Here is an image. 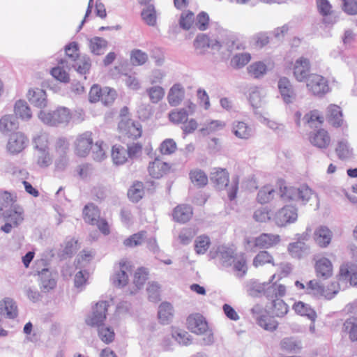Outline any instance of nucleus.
I'll return each mask as SVG.
<instances>
[{"instance_id": "nucleus-1", "label": "nucleus", "mask_w": 357, "mask_h": 357, "mask_svg": "<svg viewBox=\"0 0 357 357\" xmlns=\"http://www.w3.org/2000/svg\"><path fill=\"white\" fill-rule=\"evenodd\" d=\"M211 181L219 190L227 188L228 197L233 200L236 197L238 189L239 177L237 175L232 176L231 181L229 185V173L225 169L213 168L211 172Z\"/></svg>"}, {"instance_id": "nucleus-2", "label": "nucleus", "mask_w": 357, "mask_h": 357, "mask_svg": "<svg viewBox=\"0 0 357 357\" xmlns=\"http://www.w3.org/2000/svg\"><path fill=\"white\" fill-rule=\"evenodd\" d=\"M312 195V190L305 185L295 186H280V196L284 202H298L305 204Z\"/></svg>"}, {"instance_id": "nucleus-3", "label": "nucleus", "mask_w": 357, "mask_h": 357, "mask_svg": "<svg viewBox=\"0 0 357 357\" xmlns=\"http://www.w3.org/2000/svg\"><path fill=\"white\" fill-rule=\"evenodd\" d=\"M38 116L43 123L50 126L67 125L71 119L70 112L65 107H58L53 112L41 110Z\"/></svg>"}, {"instance_id": "nucleus-4", "label": "nucleus", "mask_w": 357, "mask_h": 357, "mask_svg": "<svg viewBox=\"0 0 357 357\" xmlns=\"http://www.w3.org/2000/svg\"><path fill=\"white\" fill-rule=\"evenodd\" d=\"M298 219V209L292 204H286L272 213V222L278 227H287Z\"/></svg>"}, {"instance_id": "nucleus-5", "label": "nucleus", "mask_w": 357, "mask_h": 357, "mask_svg": "<svg viewBox=\"0 0 357 357\" xmlns=\"http://www.w3.org/2000/svg\"><path fill=\"white\" fill-rule=\"evenodd\" d=\"M84 219L86 222L96 225L99 230L105 235L109 234V227L106 220L100 218V212L93 204L85 206L83 210Z\"/></svg>"}, {"instance_id": "nucleus-6", "label": "nucleus", "mask_w": 357, "mask_h": 357, "mask_svg": "<svg viewBox=\"0 0 357 357\" xmlns=\"http://www.w3.org/2000/svg\"><path fill=\"white\" fill-rule=\"evenodd\" d=\"M280 236L278 234L264 233L257 237L245 238V249L253 251L255 248H269L278 244Z\"/></svg>"}, {"instance_id": "nucleus-7", "label": "nucleus", "mask_w": 357, "mask_h": 357, "mask_svg": "<svg viewBox=\"0 0 357 357\" xmlns=\"http://www.w3.org/2000/svg\"><path fill=\"white\" fill-rule=\"evenodd\" d=\"M110 302L100 301L93 307L91 313L86 319V323L91 326L100 327L106 319Z\"/></svg>"}, {"instance_id": "nucleus-8", "label": "nucleus", "mask_w": 357, "mask_h": 357, "mask_svg": "<svg viewBox=\"0 0 357 357\" xmlns=\"http://www.w3.org/2000/svg\"><path fill=\"white\" fill-rule=\"evenodd\" d=\"M119 130L121 137L132 139L141 137L142 133V128L140 123L132 119H121L119 123Z\"/></svg>"}, {"instance_id": "nucleus-9", "label": "nucleus", "mask_w": 357, "mask_h": 357, "mask_svg": "<svg viewBox=\"0 0 357 357\" xmlns=\"http://www.w3.org/2000/svg\"><path fill=\"white\" fill-rule=\"evenodd\" d=\"M131 273V264L127 260L122 259L114 268L112 281L114 286L122 287L128 282L129 274Z\"/></svg>"}, {"instance_id": "nucleus-10", "label": "nucleus", "mask_w": 357, "mask_h": 357, "mask_svg": "<svg viewBox=\"0 0 357 357\" xmlns=\"http://www.w3.org/2000/svg\"><path fill=\"white\" fill-rule=\"evenodd\" d=\"M231 133L238 139L248 140L251 139L255 132L253 126L243 120H235L231 125Z\"/></svg>"}, {"instance_id": "nucleus-11", "label": "nucleus", "mask_w": 357, "mask_h": 357, "mask_svg": "<svg viewBox=\"0 0 357 357\" xmlns=\"http://www.w3.org/2000/svg\"><path fill=\"white\" fill-rule=\"evenodd\" d=\"M307 88L314 96H322L329 91L327 80L317 74H312L308 77Z\"/></svg>"}, {"instance_id": "nucleus-12", "label": "nucleus", "mask_w": 357, "mask_h": 357, "mask_svg": "<svg viewBox=\"0 0 357 357\" xmlns=\"http://www.w3.org/2000/svg\"><path fill=\"white\" fill-rule=\"evenodd\" d=\"M93 144L92 133L86 131L77 135L75 142V153L79 157H86L90 152Z\"/></svg>"}, {"instance_id": "nucleus-13", "label": "nucleus", "mask_w": 357, "mask_h": 357, "mask_svg": "<svg viewBox=\"0 0 357 357\" xmlns=\"http://www.w3.org/2000/svg\"><path fill=\"white\" fill-rule=\"evenodd\" d=\"M38 284L42 291L47 293L56 286L57 275L49 268H43L38 272Z\"/></svg>"}, {"instance_id": "nucleus-14", "label": "nucleus", "mask_w": 357, "mask_h": 357, "mask_svg": "<svg viewBox=\"0 0 357 357\" xmlns=\"http://www.w3.org/2000/svg\"><path fill=\"white\" fill-rule=\"evenodd\" d=\"M278 88L283 102L287 104L293 103L296 98V93L291 81L285 77H280L278 82Z\"/></svg>"}, {"instance_id": "nucleus-15", "label": "nucleus", "mask_w": 357, "mask_h": 357, "mask_svg": "<svg viewBox=\"0 0 357 357\" xmlns=\"http://www.w3.org/2000/svg\"><path fill=\"white\" fill-rule=\"evenodd\" d=\"M194 47L198 54H204L206 50L211 47L213 50L220 51L223 49V45L216 40H210L208 37L204 33L198 34L194 41Z\"/></svg>"}, {"instance_id": "nucleus-16", "label": "nucleus", "mask_w": 357, "mask_h": 357, "mask_svg": "<svg viewBox=\"0 0 357 357\" xmlns=\"http://www.w3.org/2000/svg\"><path fill=\"white\" fill-rule=\"evenodd\" d=\"M310 62L308 59L301 56L296 59L293 66V74L295 79L300 82H304L310 76Z\"/></svg>"}, {"instance_id": "nucleus-17", "label": "nucleus", "mask_w": 357, "mask_h": 357, "mask_svg": "<svg viewBox=\"0 0 357 357\" xmlns=\"http://www.w3.org/2000/svg\"><path fill=\"white\" fill-rule=\"evenodd\" d=\"M337 292V289L333 290L332 293L328 292L317 280H312L306 285V293L317 298L324 297L331 299Z\"/></svg>"}, {"instance_id": "nucleus-18", "label": "nucleus", "mask_w": 357, "mask_h": 357, "mask_svg": "<svg viewBox=\"0 0 357 357\" xmlns=\"http://www.w3.org/2000/svg\"><path fill=\"white\" fill-rule=\"evenodd\" d=\"M210 257L216 259L223 266H229L234 261V250L225 246H219L215 251L211 250Z\"/></svg>"}, {"instance_id": "nucleus-19", "label": "nucleus", "mask_w": 357, "mask_h": 357, "mask_svg": "<svg viewBox=\"0 0 357 357\" xmlns=\"http://www.w3.org/2000/svg\"><path fill=\"white\" fill-rule=\"evenodd\" d=\"M187 327L193 333L202 335L208 329V324L199 314H190L187 319Z\"/></svg>"}, {"instance_id": "nucleus-20", "label": "nucleus", "mask_w": 357, "mask_h": 357, "mask_svg": "<svg viewBox=\"0 0 357 357\" xmlns=\"http://www.w3.org/2000/svg\"><path fill=\"white\" fill-rule=\"evenodd\" d=\"M28 139L22 132L12 134L7 144V149L11 154H17L23 151L27 146Z\"/></svg>"}, {"instance_id": "nucleus-21", "label": "nucleus", "mask_w": 357, "mask_h": 357, "mask_svg": "<svg viewBox=\"0 0 357 357\" xmlns=\"http://www.w3.org/2000/svg\"><path fill=\"white\" fill-rule=\"evenodd\" d=\"M170 167L169 163L155 158L153 161L149 162L148 171L151 177L160 178L169 172Z\"/></svg>"}, {"instance_id": "nucleus-22", "label": "nucleus", "mask_w": 357, "mask_h": 357, "mask_svg": "<svg viewBox=\"0 0 357 357\" xmlns=\"http://www.w3.org/2000/svg\"><path fill=\"white\" fill-rule=\"evenodd\" d=\"M273 68L270 61H259L252 63L247 68L248 74L256 79L263 77Z\"/></svg>"}, {"instance_id": "nucleus-23", "label": "nucleus", "mask_w": 357, "mask_h": 357, "mask_svg": "<svg viewBox=\"0 0 357 357\" xmlns=\"http://www.w3.org/2000/svg\"><path fill=\"white\" fill-rule=\"evenodd\" d=\"M5 221H9L14 227H18L24 220V208L17 204L13 205L4 212Z\"/></svg>"}, {"instance_id": "nucleus-24", "label": "nucleus", "mask_w": 357, "mask_h": 357, "mask_svg": "<svg viewBox=\"0 0 357 357\" xmlns=\"http://www.w3.org/2000/svg\"><path fill=\"white\" fill-rule=\"evenodd\" d=\"M27 99L33 106L38 108H45L47 105V95L44 90L38 88L29 90Z\"/></svg>"}, {"instance_id": "nucleus-25", "label": "nucleus", "mask_w": 357, "mask_h": 357, "mask_svg": "<svg viewBox=\"0 0 357 357\" xmlns=\"http://www.w3.org/2000/svg\"><path fill=\"white\" fill-rule=\"evenodd\" d=\"M314 268L317 276L324 279H328L333 275V264L326 257H321L316 260Z\"/></svg>"}, {"instance_id": "nucleus-26", "label": "nucleus", "mask_w": 357, "mask_h": 357, "mask_svg": "<svg viewBox=\"0 0 357 357\" xmlns=\"http://www.w3.org/2000/svg\"><path fill=\"white\" fill-rule=\"evenodd\" d=\"M185 97V89L178 83L174 84L169 89L167 94L168 103L172 106L176 107L179 105L183 100Z\"/></svg>"}, {"instance_id": "nucleus-27", "label": "nucleus", "mask_w": 357, "mask_h": 357, "mask_svg": "<svg viewBox=\"0 0 357 357\" xmlns=\"http://www.w3.org/2000/svg\"><path fill=\"white\" fill-rule=\"evenodd\" d=\"M333 232L326 226H319L314 233V238L321 248H326L331 242Z\"/></svg>"}, {"instance_id": "nucleus-28", "label": "nucleus", "mask_w": 357, "mask_h": 357, "mask_svg": "<svg viewBox=\"0 0 357 357\" xmlns=\"http://www.w3.org/2000/svg\"><path fill=\"white\" fill-rule=\"evenodd\" d=\"M275 275H273L271 280L268 282H266L265 291L264 295L268 299H276L278 296H283L286 293L285 286L278 284L272 283L271 281L275 278Z\"/></svg>"}, {"instance_id": "nucleus-29", "label": "nucleus", "mask_w": 357, "mask_h": 357, "mask_svg": "<svg viewBox=\"0 0 357 357\" xmlns=\"http://www.w3.org/2000/svg\"><path fill=\"white\" fill-rule=\"evenodd\" d=\"M169 335L180 346L188 347L192 342V336L188 332L177 327H171Z\"/></svg>"}, {"instance_id": "nucleus-30", "label": "nucleus", "mask_w": 357, "mask_h": 357, "mask_svg": "<svg viewBox=\"0 0 357 357\" xmlns=\"http://www.w3.org/2000/svg\"><path fill=\"white\" fill-rule=\"evenodd\" d=\"M310 141L319 149H326L331 143V137L326 130L320 129L310 135Z\"/></svg>"}, {"instance_id": "nucleus-31", "label": "nucleus", "mask_w": 357, "mask_h": 357, "mask_svg": "<svg viewBox=\"0 0 357 357\" xmlns=\"http://www.w3.org/2000/svg\"><path fill=\"white\" fill-rule=\"evenodd\" d=\"M0 314L6 318H15L17 315V306L16 303L10 298H6L1 301Z\"/></svg>"}, {"instance_id": "nucleus-32", "label": "nucleus", "mask_w": 357, "mask_h": 357, "mask_svg": "<svg viewBox=\"0 0 357 357\" xmlns=\"http://www.w3.org/2000/svg\"><path fill=\"white\" fill-rule=\"evenodd\" d=\"M173 306L167 302L162 303L158 307V317L160 322L163 324H169L174 317Z\"/></svg>"}, {"instance_id": "nucleus-33", "label": "nucleus", "mask_w": 357, "mask_h": 357, "mask_svg": "<svg viewBox=\"0 0 357 357\" xmlns=\"http://www.w3.org/2000/svg\"><path fill=\"white\" fill-rule=\"evenodd\" d=\"M192 209L190 206L181 204L177 206L173 211L174 220L178 222H186L192 217Z\"/></svg>"}, {"instance_id": "nucleus-34", "label": "nucleus", "mask_w": 357, "mask_h": 357, "mask_svg": "<svg viewBox=\"0 0 357 357\" xmlns=\"http://www.w3.org/2000/svg\"><path fill=\"white\" fill-rule=\"evenodd\" d=\"M248 93V99L251 105L255 108L261 107L265 97L263 90L258 86H253L249 89Z\"/></svg>"}, {"instance_id": "nucleus-35", "label": "nucleus", "mask_w": 357, "mask_h": 357, "mask_svg": "<svg viewBox=\"0 0 357 357\" xmlns=\"http://www.w3.org/2000/svg\"><path fill=\"white\" fill-rule=\"evenodd\" d=\"M293 308L298 314L307 317L311 321H315L317 313L310 305L298 301L294 303Z\"/></svg>"}, {"instance_id": "nucleus-36", "label": "nucleus", "mask_w": 357, "mask_h": 357, "mask_svg": "<svg viewBox=\"0 0 357 357\" xmlns=\"http://www.w3.org/2000/svg\"><path fill=\"white\" fill-rule=\"evenodd\" d=\"M327 112L330 123L335 127H340L343 121L340 107L336 105H331Z\"/></svg>"}, {"instance_id": "nucleus-37", "label": "nucleus", "mask_w": 357, "mask_h": 357, "mask_svg": "<svg viewBox=\"0 0 357 357\" xmlns=\"http://www.w3.org/2000/svg\"><path fill=\"white\" fill-rule=\"evenodd\" d=\"M266 282H258L255 280H250L246 282L245 288L248 295L252 297H259L264 295Z\"/></svg>"}, {"instance_id": "nucleus-38", "label": "nucleus", "mask_w": 357, "mask_h": 357, "mask_svg": "<svg viewBox=\"0 0 357 357\" xmlns=\"http://www.w3.org/2000/svg\"><path fill=\"white\" fill-rule=\"evenodd\" d=\"M112 158L114 164L123 165L128 158L127 150L121 145H114L112 149Z\"/></svg>"}, {"instance_id": "nucleus-39", "label": "nucleus", "mask_w": 357, "mask_h": 357, "mask_svg": "<svg viewBox=\"0 0 357 357\" xmlns=\"http://www.w3.org/2000/svg\"><path fill=\"white\" fill-rule=\"evenodd\" d=\"M335 153L339 159L346 160L351 157L353 149L350 147L347 140L340 139L337 142Z\"/></svg>"}, {"instance_id": "nucleus-40", "label": "nucleus", "mask_w": 357, "mask_h": 357, "mask_svg": "<svg viewBox=\"0 0 357 357\" xmlns=\"http://www.w3.org/2000/svg\"><path fill=\"white\" fill-rule=\"evenodd\" d=\"M67 63L68 61L61 60L59 65L53 68L51 70V74L55 79L65 83L68 82L70 79L67 71L64 69L65 67L69 68Z\"/></svg>"}, {"instance_id": "nucleus-41", "label": "nucleus", "mask_w": 357, "mask_h": 357, "mask_svg": "<svg viewBox=\"0 0 357 357\" xmlns=\"http://www.w3.org/2000/svg\"><path fill=\"white\" fill-rule=\"evenodd\" d=\"M146 93H147L150 101L156 104L161 101L165 94V89L159 85H153L146 89Z\"/></svg>"}, {"instance_id": "nucleus-42", "label": "nucleus", "mask_w": 357, "mask_h": 357, "mask_svg": "<svg viewBox=\"0 0 357 357\" xmlns=\"http://www.w3.org/2000/svg\"><path fill=\"white\" fill-rule=\"evenodd\" d=\"M287 250L292 257L299 259L307 252L308 247L304 242L296 241L289 243Z\"/></svg>"}, {"instance_id": "nucleus-43", "label": "nucleus", "mask_w": 357, "mask_h": 357, "mask_svg": "<svg viewBox=\"0 0 357 357\" xmlns=\"http://www.w3.org/2000/svg\"><path fill=\"white\" fill-rule=\"evenodd\" d=\"M189 113L185 108L173 109L169 113V120L174 124L184 123L188 119Z\"/></svg>"}, {"instance_id": "nucleus-44", "label": "nucleus", "mask_w": 357, "mask_h": 357, "mask_svg": "<svg viewBox=\"0 0 357 357\" xmlns=\"http://www.w3.org/2000/svg\"><path fill=\"white\" fill-rule=\"evenodd\" d=\"M142 20L149 26H154L157 22L156 10L151 4L143 8L141 13Z\"/></svg>"}, {"instance_id": "nucleus-45", "label": "nucleus", "mask_w": 357, "mask_h": 357, "mask_svg": "<svg viewBox=\"0 0 357 357\" xmlns=\"http://www.w3.org/2000/svg\"><path fill=\"white\" fill-rule=\"evenodd\" d=\"M89 48L94 54L100 55L104 53L107 42L102 38L94 37L89 40Z\"/></svg>"}, {"instance_id": "nucleus-46", "label": "nucleus", "mask_w": 357, "mask_h": 357, "mask_svg": "<svg viewBox=\"0 0 357 357\" xmlns=\"http://www.w3.org/2000/svg\"><path fill=\"white\" fill-rule=\"evenodd\" d=\"M15 114L22 120L27 121L31 118V112L27 103L24 100H18L15 105Z\"/></svg>"}, {"instance_id": "nucleus-47", "label": "nucleus", "mask_w": 357, "mask_h": 357, "mask_svg": "<svg viewBox=\"0 0 357 357\" xmlns=\"http://www.w3.org/2000/svg\"><path fill=\"white\" fill-rule=\"evenodd\" d=\"M17 128V123L15 116L6 115L0 119V130L8 132Z\"/></svg>"}, {"instance_id": "nucleus-48", "label": "nucleus", "mask_w": 357, "mask_h": 357, "mask_svg": "<svg viewBox=\"0 0 357 357\" xmlns=\"http://www.w3.org/2000/svg\"><path fill=\"white\" fill-rule=\"evenodd\" d=\"M190 178L193 184L199 187L204 186L208 183V177L201 169H195L190 172Z\"/></svg>"}, {"instance_id": "nucleus-49", "label": "nucleus", "mask_w": 357, "mask_h": 357, "mask_svg": "<svg viewBox=\"0 0 357 357\" xmlns=\"http://www.w3.org/2000/svg\"><path fill=\"white\" fill-rule=\"evenodd\" d=\"M275 190L271 185L261 188L257 194V201L261 204H266L271 201L275 196Z\"/></svg>"}, {"instance_id": "nucleus-50", "label": "nucleus", "mask_w": 357, "mask_h": 357, "mask_svg": "<svg viewBox=\"0 0 357 357\" xmlns=\"http://www.w3.org/2000/svg\"><path fill=\"white\" fill-rule=\"evenodd\" d=\"M281 349L289 352H297L301 349V342L293 337H285L280 342Z\"/></svg>"}, {"instance_id": "nucleus-51", "label": "nucleus", "mask_w": 357, "mask_h": 357, "mask_svg": "<svg viewBox=\"0 0 357 357\" xmlns=\"http://www.w3.org/2000/svg\"><path fill=\"white\" fill-rule=\"evenodd\" d=\"M123 82L130 90L138 91L142 88V84L136 73H125Z\"/></svg>"}, {"instance_id": "nucleus-52", "label": "nucleus", "mask_w": 357, "mask_h": 357, "mask_svg": "<svg viewBox=\"0 0 357 357\" xmlns=\"http://www.w3.org/2000/svg\"><path fill=\"white\" fill-rule=\"evenodd\" d=\"M144 187L141 182L134 183L128 190V197L133 202H139L144 196Z\"/></svg>"}, {"instance_id": "nucleus-53", "label": "nucleus", "mask_w": 357, "mask_h": 357, "mask_svg": "<svg viewBox=\"0 0 357 357\" xmlns=\"http://www.w3.org/2000/svg\"><path fill=\"white\" fill-rule=\"evenodd\" d=\"M211 240L208 236L201 235L195 241V250L199 255L204 254L209 248Z\"/></svg>"}, {"instance_id": "nucleus-54", "label": "nucleus", "mask_w": 357, "mask_h": 357, "mask_svg": "<svg viewBox=\"0 0 357 357\" xmlns=\"http://www.w3.org/2000/svg\"><path fill=\"white\" fill-rule=\"evenodd\" d=\"M75 63L72 66L81 75L86 74L91 68V60L89 57L81 56L73 61Z\"/></svg>"}, {"instance_id": "nucleus-55", "label": "nucleus", "mask_w": 357, "mask_h": 357, "mask_svg": "<svg viewBox=\"0 0 357 357\" xmlns=\"http://www.w3.org/2000/svg\"><path fill=\"white\" fill-rule=\"evenodd\" d=\"M304 120L310 127H317L324 122V116L317 110H313L306 114Z\"/></svg>"}, {"instance_id": "nucleus-56", "label": "nucleus", "mask_w": 357, "mask_h": 357, "mask_svg": "<svg viewBox=\"0 0 357 357\" xmlns=\"http://www.w3.org/2000/svg\"><path fill=\"white\" fill-rule=\"evenodd\" d=\"M251 60V55L248 52L236 54L231 60V65L235 68H241L247 65Z\"/></svg>"}, {"instance_id": "nucleus-57", "label": "nucleus", "mask_w": 357, "mask_h": 357, "mask_svg": "<svg viewBox=\"0 0 357 357\" xmlns=\"http://www.w3.org/2000/svg\"><path fill=\"white\" fill-rule=\"evenodd\" d=\"M257 324L264 329L269 331H273L278 327V322L267 314L257 317Z\"/></svg>"}, {"instance_id": "nucleus-58", "label": "nucleus", "mask_w": 357, "mask_h": 357, "mask_svg": "<svg viewBox=\"0 0 357 357\" xmlns=\"http://www.w3.org/2000/svg\"><path fill=\"white\" fill-rule=\"evenodd\" d=\"M195 22V15L190 10H185L181 14L178 24L184 30H189Z\"/></svg>"}, {"instance_id": "nucleus-59", "label": "nucleus", "mask_w": 357, "mask_h": 357, "mask_svg": "<svg viewBox=\"0 0 357 357\" xmlns=\"http://www.w3.org/2000/svg\"><path fill=\"white\" fill-rule=\"evenodd\" d=\"M146 237V231H141L136 233L123 241V244L127 247H135L141 245Z\"/></svg>"}, {"instance_id": "nucleus-60", "label": "nucleus", "mask_w": 357, "mask_h": 357, "mask_svg": "<svg viewBox=\"0 0 357 357\" xmlns=\"http://www.w3.org/2000/svg\"><path fill=\"white\" fill-rule=\"evenodd\" d=\"M34 148L39 151L49 150V136L45 132H41L33 138Z\"/></svg>"}, {"instance_id": "nucleus-61", "label": "nucleus", "mask_w": 357, "mask_h": 357, "mask_svg": "<svg viewBox=\"0 0 357 357\" xmlns=\"http://www.w3.org/2000/svg\"><path fill=\"white\" fill-rule=\"evenodd\" d=\"M36 157V163L41 168H46L52 162L49 150L37 151Z\"/></svg>"}, {"instance_id": "nucleus-62", "label": "nucleus", "mask_w": 357, "mask_h": 357, "mask_svg": "<svg viewBox=\"0 0 357 357\" xmlns=\"http://www.w3.org/2000/svg\"><path fill=\"white\" fill-rule=\"evenodd\" d=\"M146 291L149 300L151 302H157L160 300V286L158 282H149Z\"/></svg>"}, {"instance_id": "nucleus-63", "label": "nucleus", "mask_w": 357, "mask_h": 357, "mask_svg": "<svg viewBox=\"0 0 357 357\" xmlns=\"http://www.w3.org/2000/svg\"><path fill=\"white\" fill-rule=\"evenodd\" d=\"M288 312V306L280 298L273 300L272 313L276 317H283Z\"/></svg>"}, {"instance_id": "nucleus-64", "label": "nucleus", "mask_w": 357, "mask_h": 357, "mask_svg": "<svg viewBox=\"0 0 357 357\" xmlns=\"http://www.w3.org/2000/svg\"><path fill=\"white\" fill-rule=\"evenodd\" d=\"M267 263L275 266L273 257L267 251L259 252L253 259V265L255 267L263 266Z\"/></svg>"}]
</instances>
